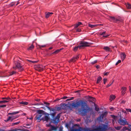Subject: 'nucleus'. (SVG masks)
<instances>
[{
	"instance_id": "f257e3e1",
	"label": "nucleus",
	"mask_w": 131,
	"mask_h": 131,
	"mask_svg": "<svg viewBox=\"0 0 131 131\" xmlns=\"http://www.w3.org/2000/svg\"><path fill=\"white\" fill-rule=\"evenodd\" d=\"M80 106L81 108L78 109V112L82 116H85L87 113L90 111V108L87 104L86 101L83 100L79 101L76 103H73L72 105V106L76 108Z\"/></svg>"
},
{
	"instance_id": "f03ea898",
	"label": "nucleus",
	"mask_w": 131,
	"mask_h": 131,
	"mask_svg": "<svg viewBox=\"0 0 131 131\" xmlns=\"http://www.w3.org/2000/svg\"><path fill=\"white\" fill-rule=\"evenodd\" d=\"M44 103L46 105V107L49 110L50 112V115L52 119H51V121L52 123L55 124H57L60 121L59 119L60 118L61 113H60L57 114V116L55 117V115L56 113V111L59 110L60 108L59 107H55L54 108L50 107L48 106L50 104L46 102H44Z\"/></svg>"
},
{
	"instance_id": "7ed1b4c3",
	"label": "nucleus",
	"mask_w": 131,
	"mask_h": 131,
	"mask_svg": "<svg viewBox=\"0 0 131 131\" xmlns=\"http://www.w3.org/2000/svg\"><path fill=\"white\" fill-rule=\"evenodd\" d=\"M91 129L90 128H84L83 131H106L108 129L107 124H102Z\"/></svg>"
},
{
	"instance_id": "20e7f679",
	"label": "nucleus",
	"mask_w": 131,
	"mask_h": 131,
	"mask_svg": "<svg viewBox=\"0 0 131 131\" xmlns=\"http://www.w3.org/2000/svg\"><path fill=\"white\" fill-rule=\"evenodd\" d=\"M108 19L109 20L117 24H119L121 23H123L124 19L121 18L117 17L116 16H109Z\"/></svg>"
},
{
	"instance_id": "39448f33",
	"label": "nucleus",
	"mask_w": 131,
	"mask_h": 131,
	"mask_svg": "<svg viewBox=\"0 0 131 131\" xmlns=\"http://www.w3.org/2000/svg\"><path fill=\"white\" fill-rule=\"evenodd\" d=\"M15 67L13 66V68L14 69H18L20 71H23L24 70V68L21 64L18 62H15Z\"/></svg>"
},
{
	"instance_id": "423d86ee",
	"label": "nucleus",
	"mask_w": 131,
	"mask_h": 131,
	"mask_svg": "<svg viewBox=\"0 0 131 131\" xmlns=\"http://www.w3.org/2000/svg\"><path fill=\"white\" fill-rule=\"evenodd\" d=\"M91 43H90L84 41H81L80 43V47L82 49L83 48L89 46Z\"/></svg>"
},
{
	"instance_id": "0eeeda50",
	"label": "nucleus",
	"mask_w": 131,
	"mask_h": 131,
	"mask_svg": "<svg viewBox=\"0 0 131 131\" xmlns=\"http://www.w3.org/2000/svg\"><path fill=\"white\" fill-rule=\"evenodd\" d=\"M127 121L125 119V120H123L121 118L119 119L118 121V123L121 125L124 126L127 123Z\"/></svg>"
},
{
	"instance_id": "6e6552de",
	"label": "nucleus",
	"mask_w": 131,
	"mask_h": 131,
	"mask_svg": "<svg viewBox=\"0 0 131 131\" xmlns=\"http://www.w3.org/2000/svg\"><path fill=\"white\" fill-rule=\"evenodd\" d=\"M47 115L45 116L44 118H42V120H44V121H45L46 122H48V120H50V117L49 116V115H51L50 114H49L48 113H47Z\"/></svg>"
},
{
	"instance_id": "1a4fd4ad",
	"label": "nucleus",
	"mask_w": 131,
	"mask_h": 131,
	"mask_svg": "<svg viewBox=\"0 0 131 131\" xmlns=\"http://www.w3.org/2000/svg\"><path fill=\"white\" fill-rule=\"evenodd\" d=\"M107 114V113L106 112H103L100 116L99 118L101 120H103L104 118H105Z\"/></svg>"
},
{
	"instance_id": "9d476101",
	"label": "nucleus",
	"mask_w": 131,
	"mask_h": 131,
	"mask_svg": "<svg viewBox=\"0 0 131 131\" xmlns=\"http://www.w3.org/2000/svg\"><path fill=\"white\" fill-rule=\"evenodd\" d=\"M49 126H50V128L49 129V131H56L57 130V127H55L54 126L50 124H49Z\"/></svg>"
},
{
	"instance_id": "9b49d317",
	"label": "nucleus",
	"mask_w": 131,
	"mask_h": 131,
	"mask_svg": "<svg viewBox=\"0 0 131 131\" xmlns=\"http://www.w3.org/2000/svg\"><path fill=\"white\" fill-rule=\"evenodd\" d=\"M79 56L77 55L76 57H74L72 58L69 61L70 63H71V62H75L78 59V58H79Z\"/></svg>"
},
{
	"instance_id": "f8f14e48",
	"label": "nucleus",
	"mask_w": 131,
	"mask_h": 131,
	"mask_svg": "<svg viewBox=\"0 0 131 131\" xmlns=\"http://www.w3.org/2000/svg\"><path fill=\"white\" fill-rule=\"evenodd\" d=\"M84 128L80 127L79 128L72 129L70 130V131H83Z\"/></svg>"
},
{
	"instance_id": "ddd939ff",
	"label": "nucleus",
	"mask_w": 131,
	"mask_h": 131,
	"mask_svg": "<svg viewBox=\"0 0 131 131\" xmlns=\"http://www.w3.org/2000/svg\"><path fill=\"white\" fill-rule=\"evenodd\" d=\"M45 17L47 18L49 16H51V15L53 14L52 12H46L45 13Z\"/></svg>"
},
{
	"instance_id": "4468645a",
	"label": "nucleus",
	"mask_w": 131,
	"mask_h": 131,
	"mask_svg": "<svg viewBox=\"0 0 131 131\" xmlns=\"http://www.w3.org/2000/svg\"><path fill=\"white\" fill-rule=\"evenodd\" d=\"M122 94L124 95L125 93V91H126V87H123L122 88Z\"/></svg>"
},
{
	"instance_id": "2eb2a0df",
	"label": "nucleus",
	"mask_w": 131,
	"mask_h": 131,
	"mask_svg": "<svg viewBox=\"0 0 131 131\" xmlns=\"http://www.w3.org/2000/svg\"><path fill=\"white\" fill-rule=\"evenodd\" d=\"M42 114H40L37 115L35 117V118L37 120H39L40 121H39V122L42 119H40V118L42 116Z\"/></svg>"
},
{
	"instance_id": "dca6fc26",
	"label": "nucleus",
	"mask_w": 131,
	"mask_h": 131,
	"mask_svg": "<svg viewBox=\"0 0 131 131\" xmlns=\"http://www.w3.org/2000/svg\"><path fill=\"white\" fill-rule=\"evenodd\" d=\"M126 56V54L123 53H122L121 54V57L122 60H123L125 58Z\"/></svg>"
},
{
	"instance_id": "f3484780",
	"label": "nucleus",
	"mask_w": 131,
	"mask_h": 131,
	"mask_svg": "<svg viewBox=\"0 0 131 131\" xmlns=\"http://www.w3.org/2000/svg\"><path fill=\"white\" fill-rule=\"evenodd\" d=\"M78 48L79 49H81V48L80 47V46H78L77 47H75L73 49V50L75 52L77 50Z\"/></svg>"
},
{
	"instance_id": "a211bd4d",
	"label": "nucleus",
	"mask_w": 131,
	"mask_h": 131,
	"mask_svg": "<svg viewBox=\"0 0 131 131\" xmlns=\"http://www.w3.org/2000/svg\"><path fill=\"white\" fill-rule=\"evenodd\" d=\"M63 49V48H61L59 49H57L54 52L52 53V54H56L58 53L61 50H62Z\"/></svg>"
},
{
	"instance_id": "6ab92c4d",
	"label": "nucleus",
	"mask_w": 131,
	"mask_h": 131,
	"mask_svg": "<svg viewBox=\"0 0 131 131\" xmlns=\"http://www.w3.org/2000/svg\"><path fill=\"white\" fill-rule=\"evenodd\" d=\"M104 49L106 51H110V48L107 46L105 47L104 48Z\"/></svg>"
},
{
	"instance_id": "aec40b11",
	"label": "nucleus",
	"mask_w": 131,
	"mask_h": 131,
	"mask_svg": "<svg viewBox=\"0 0 131 131\" xmlns=\"http://www.w3.org/2000/svg\"><path fill=\"white\" fill-rule=\"evenodd\" d=\"M127 8L128 9H131V5L129 3H127L126 5Z\"/></svg>"
},
{
	"instance_id": "412c9836",
	"label": "nucleus",
	"mask_w": 131,
	"mask_h": 131,
	"mask_svg": "<svg viewBox=\"0 0 131 131\" xmlns=\"http://www.w3.org/2000/svg\"><path fill=\"white\" fill-rule=\"evenodd\" d=\"M102 79V78L100 77L99 76L98 78H97V81H96V83H99L101 80Z\"/></svg>"
},
{
	"instance_id": "4be33fe9",
	"label": "nucleus",
	"mask_w": 131,
	"mask_h": 131,
	"mask_svg": "<svg viewBox=\"0 0 131 131\" xmlns=\"http://www.w3.org/2000/svg\"><path fill=\"white\" fill-rule=\"evenodd\" d=\"M34 48V46L32 44L30 46H29L27 48V49L29 50H31L33 49Z\"/></svg>"
},
{
	"instance_id": "5701e85b",
	"label": "nucleus",
	"mask_w": 131,
	"mask_h": 131,
	"mask_svg": "<svg viewBox=\"0 0 131 131\" xmlns=\"http://www.w3.org/2000/svg\"><path fill=\"white\" fill-rule=\"evenodd\" d=\"M19 103L20 104H22L23 105H27L28 103L27 102L22 101L19 102Z\"/></svg>"
},
{
	"instance_id": "b1692460",
	"label": "nucleus",
	"mask_w": 131,
	"mask_h": 131,
	"mask_svg": "<svg viewBox=\"0 0 131 131\" xmlns=\"http://www.w3.org/2000/svg\"><path fill=\"white\" fill-rule=\"evenodd\" d=\"M46 46V45H38L37 47H38L39 48L41 49L42 48L45 47Z\"/></svg>"
},
{
	"instance_id": "393cba45",
	"label": "nucleus",
	"mask_w": 131,
	"mask_h": 131,
	"mask_svg": "<svg viewBox=\"0 0 131 131\" xmlns=\"http://www.w3.org/2000/svg\"><path fill=\"white\" fill-rule=\"evenodd\" d=\"M19 112L17 111V112H13V113H8V115H15V114H18Z\"/></svg>"
},
{
	"instance_id": "a878e982",
	"label": "nucleus",
	"mask_w": 131,
	"mask_h": 131,
	"mask_svg": "<svg viewBox=\"0 0 131 131\" xmlns=\"http://www.w3.org/2000/svg\"><path fill=\"white\" fill-rule=\"evenodd\" d=\"M115 98V95H111L110 96V100L111 101L112 100H114Z\"/></svg>"
},
{
	"instance_id": "bb28decb",
	"label": "nucleus",
	"mask_w": 131,
	"mask_h": 131,
	"mask_svg": "<svg viewBox=\"0 0 131 131\" xmlns=\"http://www.w3.org/2000/svg\"><path fill=\"white\" fill-rule=\"evenodd\" d=\"M5 99L6 100H5L8 101V102L10 101V100H11V99L8 97H5Z\"/></svg>"
},
{
	"instance_id": "cd10ccee",
	"label": "nucleus",
	"mask_w": 131,
	"mask_h": 131,
	"mask_svg": "<svg viewBox=\"0 0 131 131\" xmlns=\"http://www.w3.org/2000/svg\"><path fill=\"white\" fill-rule=\"evenodd\" d=\"M16 72L14 71H13L12 72H10L9 76H11L13 75L16 74Z\"/></svg>"
},
{
	"instance_id": "c85d7f7f",
	"label": "nucleus",
	"mask_w": 131,
	"mask_h": 131,
	"mask_svg": "<svg viewBox=\"0 0 131 131\" xmlns=\"http://www.w3.org/2000/svg\"><path fill=\"white\" fill-rule=\"evenodd\" d=\"M16 117H11V116H9L7 119L9 121L11 119H12L11 121H12Z\"/></svg>"
},
{
	"instance_id": "c756f323",
	"label": "nucleus",
	"mask_w": 131,
	"mask_h": 131,
	"mask_svg": "<svg viewBox=\"0 0 131 131\" xmlns=\"http://www.w3.org/2000/svg\"><path fill=\"white\" fill-rule=\"evenodd\" d=\"M15 2H12L9 5V6L10 7H12L15 5Z\"/></svg>"
},
{
	"instance_id": "7c9ffc66",
	"label": "nucleus",
	"mask_w": 131,
	"mask_h": 131,
	"mask_svg": "<svg viewBox=\"0 0 131 131\" xmlns=\"http://www.w3.org/2000/svg\"><path fill=\"white\" fill-rule=\"evenodd\" d=\"M8 101L5 100H4L2 101H0V104H2L5 103H7Z\"/></svg>"
},
{
	"instance_id": "2f4dec72",
	"label": "nucleus",
	"mask_w": 131,
	"mask_h": 131,
	"mask_svg": "<svg viewBox=\"0 0 131 131\" xmlns=\"http://www.w3.org/2000/svg\"><path fill=\"white\" fill-rule=\"evenodd\" d=\"M95 110L97 112H98L99 111V109L97 106H95Z\"/></svg>"
},
{
	"instance_id": "473e14b6",
	"label": "nucleus",
	"mask_w": 131,
	"mask_h": 131,
	"mask_svg": "<svg viewBox=\"0 0 131 131\" xmlns=\"http://www.w3.org/2000/svg\"><path fill=\"white\" fill-rule=\"evenodd\" d=\"M128 128L126 126L123 127L122 128V130L123 131H125V130H128Z\"/></svg>"
},
{
	"instance_id": "72a5a7b5",
	"label": "nucleus",
	"mask_w": 131,
	"mask_h": 131,
	"mask_svg": "<svg viewBox=\"0 0 131 131\" xmlns=\"http://www.w3.org/2000/svg\"><path fill=\"white\" fill-rule=\"evenodd\" d=\"M121 126H119L115 127V128L117 130H119L121 129Z\"/></svg>"
},
{
	"instance_id": "f704fd0d",
	"label": "nucleus",
	"mask_w": 131,
	"mask_h": 131,
	"mask_svg": "<svg viewBox=\"0 0 131 131\" xmlns=\"http://www.w3.org/2000/svg\"><path fill=\"white\" fill-rule=\"evenodd\" d=\"M114 81H113L111 83H109L108 85L106 86V87L107 88H108L109 87V86H110L113 83V82Z\"/></svg>"
},
{
	"instance_id": "c9c22d12",
	"label": "nucleus",
	"mask_w": 131,
	"mask_h": 131,
	"mask_svg": "<svg viewBox=\"0 0 131 131\" xmlns=\"http://www.w3.org/2000/svg\"><path fill=\"white\" fill-rule=\"evenodd\" d=\"M43 111L42 110H39L37 111V113L40 114L42 113Z\"/></svg>"
},
{
	"instance_id": "e433bc0d",
	"label": "nucleus",
	"mask_w": 131,
	"mask_h": 131,
	"mask_svg": "<svg viewBox=\"0 0 131 131\" xmlns=\"http://www.w3.org/2000/svg\"><path fill=\"white\" fill-rule=\"evenodd\" d=\"M126 110L127 112H130L131 113V109L129 108H126Z\"/></svg>"
},
{
	"instance_id": "4c0bfd02",
	"label": "nucleus",
	"mask_w": 131,
	"mask_h": 131,
	"mask_svg": "<svg viewBox=\"0 0 131 131\" xmlns=\"http://www.w3.org/2000/svg\"><path fill=\"white\" fill-rule=\"evenodd\" d=\"M97 25H89V26L91 28H93L96 26Z\"/></svg>"
},
{
	"instance_id": "58836bf2",
	"label": "nucleus",
	"mask_w": 131,
	"mask_h": 131,
	"mask_svg": "<svg viewBox=\"0 0 131 131\" xmlns=\"http://www.w3.org/2000/svg\"><path fill=\"white\" fill-rule=\"evenodd\" d=\"M6 106V105H0V108L5 107Z\"/></svg>"
},
{
	"instance_id": "ea45409f",
	"label": "nucleus",
	"mask_w": 131,
	"mask_h": 131,
	"mask_svg": "<svg viewBox=\"0 0 131 131\" xmlns=\"http://www.w3.org/2000/svg\"><path fill=\"white\" fill-rule=\"evenodd\" d=\"M74 99V97H71L70 98L68 99L67 100V101H70L71 100H72L73 99Z\"/></svg>"
},
{
	"instance_id": "a19ab883",
	"label": "nucleus",
	"mask_w": 131,
	"mask_h": 131,
	"mask_svg": "<svg viewBox=\"0 0 131 131\" xmlns=\"http://www.w3.org/2000/svg\"><path fill=\"white\" fill-rule=\"evenodd\" d=\"M121 61L120 60H119L115 64L116 65H117L119 63H121Z\"/></svg>"
},
{
	"instance_id": "79ce46f5",
	"label": "nucleus",
	"mask_w": 131,
	"mask_h": 131,
	"mask_svg": "<svg viewBox=\"0 0 131 131\" xmlns=\"http://www.w3.org/2000/svg\"><path fill=\"white\" fill-rule=\"evenodd\" d=\"M122 112L123 113L125 114H128V113L126 111H125V110H123L122 111Z\"/></svg>"
},
{
	"instance_id": "37998d69",
	"label": "nucleus",
	"mask_w": 131,
	"mask_h": 131,
	"mask_svg": "<svg viewBox=\"0 0 131 131\" xmlns=\"http://www.w3.org/2000/svg\"><path fill=\"white\" fill-rule=\"evenodd\" d=\"M82 23L81 22H78L74 25H82Z\"/></svg>"
},
{
	"instance_id": "c03bdc74",
	"label": "nucleus",
	"mask_w": 131,
	"mask_h": 131,
	"mask_svg": "<svg viewBox=\"0 0 131 131\" xmlns=\"http://www.w3.org/2000/svg\"><path fill=\"white\" fill-rule=\"evenodd\" d=\"M29 61L31 62L34 63H36L37 62V61H32L31 60H29Z\"/></svg>"
},
{
	"instance_id": "a18cd8bd",
	"label": "nucleus",
	"mask_w": 131,
	"mask_h": 131,
	"mask_svg": "<svg viewBox=\"0 0 131 131\" xmlns=\"http://www.w3.org/2000/svg\"><path fill=\"white\" fill-rule=\"evenodd\" d=\"M107 80V79H106L105 78L103 79L104 83V84H105Z\"/></svg>"
},
{
	"instance_id": "49530a36",
	"label": "nucleus",
	"mask_w": 131,
	"mask_h": 131,
	"mask_svg": "<svg viewBox=\"0 0 131 131\" xmlns=\"http://www.w3.org/2000/svg\"><path fill=\"white\" fill-rule=\"evenodd\" d=\"M81 29L80 28H77L76 29V31L78 32H79L81 31Z\"/></svg>"
},
{
	"instance_id": "de8ad7c7",
	"label": "nucleus",
	"mask_w": 131,
	"mask_h": 131,
	"mask_svg": "<svg viewBox=\"0 0 131 131\" xmlns=\"http://www.w3.org/2000/svg\"><path fill=\"white\" fill-rule=\"evenodd\" d=\"M97 62V60H95L94 61L92 62H91V63L92 64H95V63H96Z\"/></svg>"
},
{
	"instance_id": "09e8293b",
	"label": "nucleus",
	"mask_w": 131,
	"mask_h": 131,
	"mask_svg": "<svg viewBox=\"0 0 131 131\" xmlns=\"http://www.w3.org/2000/svg\"><path fill=\"white\" fill-rule=\"evenodd\" d=\"M109 73V72H107L105 73H104V75H107Z\"/></svg>"
},
{
	"instance_id": "8fccbe9b",
	"label": "nucleus",
	"mask_w": 131,
	"mask_h": 131,
	"mask_svg": "<svg viewBox=\"0 0 131 131\" xmlns=\"http://www.w3.org/2000/svg\"><path fill=\"white\" fill-rule=\"evenodd\" d=\"M129 90L130 93V95H131V87L130 86H129Z\"/></svg>"
},
{
	"instance_id": "3c124183",
	"label": "nucleus",
	"mask_w": 131,
	"mask_h": 131,
	"mask_svg": "<svg viewBox=\"0 0 131 131\" xmlns=\"http://www.w3.org/2000/svg\"><path fill=\"white\" fill-rule=\"evenodd\" d=\"M106 32L105 31H104L102 32V33L100 34V35L101 36L103 35L104 34H105V33Z\"/></svg>"
},
{
	"instance_id": "603ef678",
	"label": "nucleus",
	"mask_w": 131,
	"mask_h": 131,
	"mask_svg": "<svg viewBox=\"0 0 131 131\" xmlns=\"http://www.w3.org/2000/svg\"><path fill=\"white\" fill-rule=\"evenodd\" d=\"M59 131H63V128L62 127H60L59 128Z\"/></svg>"
},
{
	"instance_id": "864d4df0",
	"label": "nucleus",
	"mask_w": 131,
	"mask_h": 131,
	"mask_svg": "<svg viewBox=\"0 0 131 131\" xmlns=\"http://www.w3.org/2000/svg\"><path fill=\"white\" fill-rule=\"evenodd\" d=\"M109 36V35H104L103 36V37H108Z\"/></svg>"
},
{
	"instance_id": "5fc2aeb1",
	"label": "nucleus",
	"mask_w": 131,
	"mask_h": 131,
	"mask_svg": "<svg viewBox=\"0 0 131 131\" xmlns=\"http://www.w3.org/2000/svg\"><path fill=\"white\" fill-rule=\"evenodd\" d=\"M126 124L128 125V126L129 127H131V125H130V124H129L127 122V124Z\"/></svg>"
},
{
	"instance_id": "6e6d98bb",
	"label": "nucleus",
	"mask_w": 131,
	"mask_h": 131,
	"mask_svg": "<svg viewBox=\"0 0 131 131\" xmlns=\"http://www.w3.org/2000/svg\"><path fill=\"white\" fill-rule=\"evenodd\" d=\"M40 100L39 99H36L35 100L37 102H39L40 101Z\"/></svg>"
},
{
	"instance_id": "4d7b16f0",
	"label": "nucleus",
	"mask_w": 131,
	"mask_h": 131,
	"mask_svg": "<svg viewBox=\"0 0 131 131\" xmlns=\"http://www.w3.org/2000/svg\"><path fill=\"white\" fill-rule=\"evenodd\" d=\"M67 97L66 96H64L63 97V98H62V99H67Z\"/></svg>"
},
{
	"instance_id": "13d9d810",
	"label": "nucleus",
	"mask_w": 131,
	"mask_h": 131,
	"mask_svg": "<svg viewBox=\"0 0 131 131\" xmlns=\"http://www.w3.org/2000/svg\"><path fill=\"white\" fill-rule=\"evenodd\" d=\"M19 122H17L14 123V125H17L19 123Z\"/></svg>"
},
{
	"instance_id": "bf43d9fd",
	"label": "nucleus",
	"mask_w": 131,
	"mask_h": 131,
	"mask_svg": "<svg viewBox=\"0 0 131 131\" xmlns=\"http://www.w3.org/2000/svg\"><path fill=\"white\" fill-rule=\"evenodd\" d=\"M92 99L94 101H95V99L94 97H92Z\"/></svg>"
},
{
	"instance_id": "052dcab7",
	"label": "nucleus",
	"mask_w": 131,
	"mask_h": 131,
	"mask_svg": "<svg viewBox=\"0 0 131 131\" xmlns=\"http://www.w3.org/2000/svg\"><path fill=\"white\" fill-rule=\"evenodd\" d=\"M39 103V105H43V104L41 102H40Z\"/></svg>"
},
{
	"instance_id": "680f3d73",
	"label": "nucleus",
	"mask_w": 131,
	"mask_h": 131,
	"mask_svg": "<svg viewBox=\"0 0 131 131\" xmlns=\"http://www.w3.org/2000/svg\"><path fill=\"white\" fill-rule=\"evenodd\" d=\"M125 101L124 100H123L122 101L121 103H125Z\"/></svg>"
},
{
	"instance_id": "e2e57ef3",
	"label": "nucleus",
	"mask_w": 131,
	"mask_h": 131,
	"mask_svg": "<svg viewBox=\"0 0 131 131\" xmlns=\"http://www.w3.org/2000/svg\"><path fill=\"white\" fill-rule=\"evenodd\" d=\"M79 25H75V26L74 27L75 28H77L79 26Z\"/></svg>"
},
{
	"instance_id": "0e129e2a",
	"label": "nucleus",
	"mask_w": 131,
	"mask_h": 131,
	"mask_svg": "<svg viewBox=\"0 0 131 131\" xmlns=\"http://www.w3.org/2000/svg\"><path fill=\"white\" fill-rule=\"evenodd\" d=\"M63 106H67V104H66L65 103H64L63 104Z\"/></svg>"
},
{
	"instance_id": "69168bd1",
	"label": "nucleus",
	"mask_w": 131,
	"mask_h": 131,
	"mask_svg": "<svg viewBox=\"0 0 131 131\" xmlns=\"http://www.w3.org/2000/svg\"><path fill=\"white\" fill-rule=\"evenodd\" d=\"M114 108L113 107L110 108V109L112 111H113Z\"/></svg>"
},
{
	"instance_id": "338daca9",
	"label": "nucleus",
	"mask_w": 131,
	"mask_h": 131,
	"mask_svg": "<svg viewBox=\"0 0 131 131\" xmlns=\"http://www.w3.org/2000/svg\"><path fill=\"white\" fill-rule=\"evenodd\" d=\"M128 130H129V131H131V127H130L129 128H128Z\"/></svg>"
},
{
	"instance_id": "774afa93",
	"label": "nucleus",
	"mask_w": 131,
	"mask_h": 131,
	"mask_svg": "<svg viewBox=\"0 0 131 131\" xmlns=\"http://www.w3.org/2000/svg\"><path fill=\"white\" fill-rule=\"evenodd\" d=\"M96 67L97 68H99V66L98 65H97L96 66Z\"/></svg>"
}]
</instances>
